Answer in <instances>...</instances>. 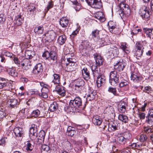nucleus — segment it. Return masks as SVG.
I'll return each instance as SVG.
<instances>
[{
	"label": "nucleus",
	"mask_w": 153,
	"mask_h": 153,
	"mask_svg": "<svg viewBox=\"0 0 153 153\" xmlns=\"http://www.w3.org/2000/svg\"><path fill=\"white\" fill-rule=\"evenodd\" d=\"M32 63L31 60L27 58L24 59L21 62V65L24 66V69L26 70H27L30 69L32 66Z\"/></svg>",
	"instance_id": "obj_8"
},
{
	"label": "nucleus",
	"mask_w": 153,
	"mask_h": 153,
	"mask_svg": "<svg viewBox=\"0 0 153 153\" xmlns=\"http://www.w3.org/2000/svg\"><path fill=\"white\" fill-rule=\"evenodd\" d=\"M98 66L96 65H93L91 67V70L93 72V75L94 76H97L99 74V71H98Z\"/></svg>",
	"instance_id": "obj_31"
},
{
	"label": "nucleus",
	"mask_w": 153,
	"mask_h": 153,
	"mask_svg": "<svg viewBox=\"0 0 153 153\" xmlns=\"http://www.w3.org/2000/svg\"><path fill=\"white\" fill-rule=\"evenodd\" d=\"M69 20L65 17H62L61 18L59 21L60 25L63 27H66L68 24Z\"/></svg>",
	"instance_id": "obj_24"
},
{
	"label": "nucleus",
	"mask_w": 153,
	"mask_h": 153,
	"mask_svg": "<svg viewBox=\"0 0 153 153\" xmlns=\"http://www.w3.org/2000/svg\"><path fill=\"white\" fill-rule=\"evenodd\" d=\"M127 106V102L126 101L122 100L118 106V111L121 113H124L126 110Z\"/></svg>",
	"instance_id": "obj_9"
},
{
	"label": "nucleus",
	"mask_w": 153,
	"mask_h": 153,
	"mask_svg": "<svg viewBox=\"0 0 153 153\" xmlns=\"http://www.w3.org/2000/svg\"><path fill=\"white\" fill-rule=\"evenodd\" d=\"M111 53L113 54L114 55L117 56L119 53L118 49V48L114 46H112V50L111 52Z\"/></svg>",
	"instance_id": "obj_51"
},
{
	"label": "nucleus",
	"mask_w": 153,
	"mask_h": 153,
	"mask_svg": "<svg viewBox=\"0 0 153 153\" xmlns=\"http://www.w3.org/2000/svg\"><path fill=\"white\" fill-rule=\"evenodd\" d=\"M152 30H153V29H152L148 28H146L143 29V30L145 34L147 37H149L150 39H151V37L153 35V34L152 33Z\"/></svg>",
	"instance_id": "obj_35"
},
{
	"label": "nucleus",
	"mask_w": 153,
	"mask_h": 153,
	"mask_svg": "<svg viewBox=\"0 0 153 153\" xmlns=\"http://www.w3.org/2000/svg\"><path fill=\"white\" fill-rule=\"evenodd\" d=\"M146 118L147 123L149 124H152L153 123V108L149 109Z\"/></svg>",
	"instance_id": "obj_11"
},
{
	"label": "nucleus",
	"mask_w": 153,
	"mask_h": 153,
	"mask_svg": "<svg viewBox=\"0 0 153 153\" xmlns=\"http://www.w3.org/2000/svg\"><path fill=\"white\" fill-rule=\"evenodd\" d=\"M119 82V79L118 78H115L114 79H110L109 83L111 85L114 86H116L117 85V83Z\"/></svg>",
	"instance_id": "obj_49"
},
{
	"label": "nucleus",
	"mask_w": 153,
	"mask_h": 153,
	"mask_svg": "<svg viewBox=\"0 0 153 153\" xmlns=\"http://www.w3.org/2000/svg\"><path fill=\"white\" fill-rule=\"evenodd\" d=\"M129 83L127 81H123L121 82L119 85V86H126L129 85Z\"/></svg>",
	"instance_id": "obj_62"
},
{
	"label": "nucleus",
	"mask_w": 153,
	"mask_h": 153,
	"mask_svg": "<svg viewBox=\"0 0 153 153\" xmlns=\"http://www.w3.org/2000/svg\"><path fill=\"white\" fill-rule=\"evenodd\" d=\"M44 30V29L43 26H37L35 28L34 31L36 34H41L43 33Z\"/></svg>",
	"instance_id": "obj_29"
},
{
	"label": "nucleus",
	"mask_w": 153,
	"mask_h": 153,
	"mask_svg": "<svg viewBox=\"0 0 153 153\" xmlns=\"http://www.w3.org/2000/svg\"><path fill=\"white\" fill-rule=\"evenodd\" d=\"M105 39H105L103 38H101L100 39L99 38L98 41L96 42H98L100 45V46L102 47L104 45H108V43L106 42Z\"/></svg>",
	"instance_id": "obj_39"
},
{
	"label": "nucleus",
	"mask_w": 153,
	"mask_h": 153,
	"mask_svg": "<svg viewBox=\"0 0 153 153\" xmlns=\"http://www.w3.org/2000/svg\"><path fill=\"white\" fill-rule=\"evenodd\" d=\"M93 124L95 126H100L102 122V120L101 117L98 115L94 116L92 119Z\"/></svg>",
	"instance_id": "obj_13"
},
{
	"label": "nucleus",
	"mask_w": 153,
	"mask_h": 153,
	"mask_svg": "<svg viewBox=\"0 0 153 153\" xmlns=\"http://www.w3.org/2000/svg\"><path fill=\"white\" fill-rule=\"evenodd\" d=\"M66 147H65L68 150L72 149L73 147L69 141H67L66 142Z\"/></svg>",
	"instance_id": "obj_59"
},
{
	"label": "nucleus",
	"mask_w": 153,
	"mask_h": 153,
	"mask_svg": "<svg viewBox=\"0 0 153 153\" xmlns=\"http://www.w3.org/2000/svg\"><path fill=\"white\" fill-rule=\"evenodd\" d=\"M82 104V101L79 97H76L74 100H70L69 105L71 107L73 106L76 108L79 107Z\"/></svg>",
	"instance_id": "obj_5"
},
{
	"label": "nucleus",
	"mask_w": 153,
	"mask_h": 153,
	"mask_svg": "<svg viewBox=\"0 0 153 153\" xmlns=\"http://www.w3.org/2000/svg\"><path fill=\"white\" fill-rule=\"evenodd\" d=\"M119 124L116 121H114L112 123L109 124L108 126V129L109 131H110L109 128H110L111 130L113 131H114L118 130L119 128Z\"/></svg>",
	"instance_id": "obj_14"
},
{
	"label": "nucleus",
	"mask_w": 153,
	"mask_h": 153,
	"mask_svg": "<svg viewBox=\"0 0 153 153\" xmlns=\"http://www.w3.org/2000/svg\"><path fill=\"white\" fill-rule=\"evenodd\" d=\"M23 21V19L21 16H17L16 17L14 21L15 23L17 25H21Z\"/></svg>",
	"instance_id": "obj_37"
},
{
	"label": "nucleus",
	"mask_w": 153,
	"mask_h": 153,
	"mask_svg": "<svg viewBox=\"0 0 153 153\" xmlns=\"http://www.w3.org/2000/svg\"><path fill=\"white\" fill-rule=\"evenodd\" d=\"M67 40V37L65 35H63L59 36L57 39L58 43L60 45L64 44Z\"/></svg>",
	"instance_id": "obj_25"
},
{
	"label": "nucleus",
	"mask_w": 153,
	"mask_h": 153,
	"mask_svg": "<svg viewBox=\"0 0 153 153\" xmlns=\"http://www.w3.org/2000/svg\"><path fill=\"white\" fill-rule=\"evenodd\" d=\"M55 91L62 96H64L65 94V90L64 87H56Z\"/></svg>",
	"instance_id": "obj_21"
},
{
	"label": "nucleus",
	"mask_w": 153,
	"mask_h": 153,
	"mask_svg": "<svg viewBox=\"0 0 153 153\" xmlns=\"http://www.w3.org/2000/svg\"><path fill=\"white\" fill-rule=\"evenodd\" d=\"M53 6V1H49L47 7L45 9V13L51 8H52Z\"/></svg>",
	"instance_id": "obj_48"
},
{
	"label": "nucleus",
	"mask_w": 153,
	"mask_h": 153,
	"mask_svg": "<svg viewBox=\"0 0 153 153\" xmlns=\"http://www.w3.org/2000/svg\"><path fill=\"white\" fill-rule=\"evenodd\" d=\"M116 136L117 137V141L119 143L122 145H124L127 142L122 133H118Z\"/></svg>",
	"instance_id": "obj_18"
},
{
	"label": "nucleus",
	"mask_w": 153,
	"mask_h": 153,
	"mask_svg": "<svg viewBox=\"0 0 153 153\" xmlns=\"http://www.w3.org/2000/svg\"><path fill=\"white\" fill-rule=\"evenodd\" d=\"M141 89L145 92L149 93L152 91L151 87H141Z\"/></svg>",
	"instance_id": "obj_53"
},
{
	"label": "nucleus",
	"mask_w": 153,
	"mask_h": 153,
	"mask_svg": "<svg viewBox=\"0 0 153 153\" xmlns=\"http://www.w3.org/2000/svg\"><path fill=\"white\" fill-rule=\"evenodd\" d=\"M82 76L85 79L87 80L90 79V76L89 71L86 68L84 67L82 70Z\"/></svg>",
	"instance_id": "obj_17"
},
{
	"label": "nucleus",
	"mask_w": 153,
	"mask_h": 153,
	"mask_svg": "<svg viewBox=\"0 0 153 153\" xmlns=\"http://www.w3.org/2000/svg\"><path fill=\"white\" fill-rule=\"evenodd\" d=\"M56 36V34L53 30H50L48 33L47 39L48 42H51L55 39Z\"/></svg>",
	"instance_id": "obj_15"
},
{
	"label": "nucleus",
	"mask_w": 153,
	"mask_h": 153,
	"mask_svg": "<svg viewBox=\"0 0 153 153\" xmlns=\"http://www.w3.org/2000/svg\"><path fill=\"white\" fill-rule=\"evenodd\" d=\"M38 130L37 126L35 124L31 125V127L30 128V137L32 140H34L37 138L38 136Z\"/></svg>",
	"instance_id": "obj_4"
},
{
	"label": "nucleus",
	"mask_w": 153,
	"mask_h": 153,
	"mask_svg": "<svg viewBox=\"0 0 153 153\" xmlns=\"http://www.w3.org/2000/svg\"><path fill=\"white\" fill-rule=\"evenodd\" d=\"M43 71V67L41 63L37 64L32 70V73L36 76L40 75Z\"/></svg>",
	"instance_id": "obj_6"
},
{
	"label": "nucleus",
	"mask_w": 153,
	"mask_h": 153,
	"mask_svg": "<svg viewBox=\"0 0 153 153\" xmlns=\"http://www.w3.org/2000/svg\"><path fill=\"white\" fill-rule=\"evenodd\" d=\"M100 31L96 29L92 31L91 33V37L95 41H97L99 38Z\"/></svg>",
	"instance_id": "obj_19"
},
{
	"label": "nucleus",
	"mask_w": 153,
	"mask_h": 153,
	"mask_svg": "<svg viewBox=\"0 0 153 153\" xmlns=\"http://www.w3.org/2000/svg\"><path fill=\"white\" fill-rule=\"evenodd\" d=\"M75 132V128L71 126H69L68 127L66 133L68 136L72 137Z\"/></svg>",
	"instance_id": "obj_23"
},
{
	"label": "nucleus",
	"mask_w": 153,
	"mask_h": 153,
	"mask_svg": "<svg viewBox=\"0 0 153 153\" xmlns=\"http://www.w3.org/2000/svg\"><path fill=\"white\" fill-rule=\"evenodd\" d=\"M118 119L124 123H127L128 121L127 116L123 114H119L118 116Z\"/></svg>",
	"instance_id": "obj_33"
},
{
	"label": "nucleus",
	"mask_w": 153,
	"mask_h": 153,
	"mask_svg": "<svg viewBox=\"0 0 153 153\" xmlns=\"http://www.w3.org/2000/svg\"><path fill=\"white\" fill-rule=\"evenodd\" d=\"M94 56L96 61V65L100 66L103 65V59L100 55L95 53L94 54Z\"/></svg>",
	"instance_id": "obj_10"
},
{
	"label": "nucleus",
	"mask_w": 153,
	"mask_h": 153,
	"mask_svg": "<svg viewBox=\"0 0 153 153\" xmlns=\"http://www.w3.org/2000/svg\"><path fill=\"white\" fill-rule=\"evenodd\" d=\"M105 78L104 76L100 75L97 77V86H98V84H100V86L105 85Z\"/></svg>",
	"instance_id": "obj_16"
},
{
	"label": "nucleus",
	"mask_w": 153,
	"mask_h": 153,
	"mask_svg": "<svg viewBox=\"0 0 153 153\" xmlns=\"http://www.w3.org/2000/svg\"><path fill=\"white\" fill-rule=\"evenodd\" d=\"M112 45H108L106 48V51L110 53H111V51L112 50Z\"/></svg>",
	"instance_id": "obj_64"
},
{
	"label": "nucleus",
	"mask_w": 153,
	"mask_h": 153,
	"mask_svg": "<svg viewBox=\"0 0 153 153\" xmlns=\"http://www.w3.org/2000/svg\"><path fill=\"white\" fill-rule=\"evenodd\" d=\"M5 20L4 15L2 14H0V24H2Z\"/></svg>",
	"instance_id": "obj_63"
},
{
	"label": "nucleus",
	"mask_w": 153,
	"mask_h": 153,
	"mask_svg": "<svg viewBox=\"0 0 153 153\" xmlns=\"http://www.w3.org/2000/svg\"><path fill=\"white\" fill-rule=\"evenodd\" d=\"M74 107H71L69 105V106H67L64 107L65 110L67 112H73L74 111Z\"/></svg>",
	"instance_id": "obj_56"
},
{
	"label": "nucleus",
	"mask_w": 153,
	"mask_h": 153,
	"mask_svg": "<svg viewBox=\"0 0 153 153\" xmlns=\"http://www.w3.org/2000/svg\"><path fill=\"white\" fill-rule=\"evenodd\" d=\"M40 113V111L38 109L33 111L30 114L31 117L36 118L38 117Z\"/></svg>",
	"instance_id": "obj_41"
},
{
	"label": "nucleus",
	"mask_w": 153,
	"mask_h": 153,
	"mask_svg": "<svg viewBox=\"0 0 153 153\" xmlns=\"http://www.w3.org/2000/svg\"><path fill=\"white\" fill-rule=\"evenodd\" d=\"M122 134L127 142L129 141L131 139V135L129 132L127 131Z\"/></svg>",
	"instance_id": "obj_36"
},
{
	"label": "nucleus",
	"mask_w": 153,
	"mask_h": 153,
	"mask_svg": "<svg viewBox=\"0 0 153 153\" xmlns=\"http://www.w3.org/2000/svg\"><path fill=\"white\" fill-rule=\"evenodd\" d=\"M120 48L126 53H128L130 52V51L128 47V45L125 43L122 44Z\"/></svg>",
	"instance_id": "obj_34"
},
{
	"label": "nucleus",
	"mask_w": 153,
	"mask_h": 153,
	"mask_svg": "<svg viewBox=\"0 0 153 153\" xmlns=\"http://www.w3.org/2000/svg\"><path fill=\"white\" fill-rule=\"evenodd\" d=\"M66 68L68 71H72L74 69V65L73 66V64L69 63H66Z\"/></svg>",
	"instance_id": "obj_43"
},
{
	"label": "nucleus",
	"mask_w": 153,
	"mask_h": 153,
	"mask_svg": "<svg viewBox=\"0 0 153 153\" xmlns=\"http://www.w3.org/2000/svg\"><path fill=\"white\" fill-rule=\"evenodd\" d=\"M88 3L89 5L94 8L100 9L102 7L101 2L98 0H88Z\"/></svg>",
	"instance_id": "obj_7"
},
{
	"label": "nucleus",
	"mask_w": 153,
	"mask_h": 153,
	"mask_svg": "<svg viewBox=\"0 0 153 153\" xmlns=\"http://www.w3.org/2000/svg\"><path fill=\"white\" fill-rule=\"evenodd\" d=\"M27 11L30 15H34L36 12V8L33 4H30L28 7Z\"/></svg>",
	"instance_id": "obj_20"
},
{
	"label": "nucleus",
	"mask_w": 153,
	"mask_h": 153,
	"mask_svg": "<svg viewBox=\"0 0 153 153\" xmlns=\"http://www.w3.org/2000/svg\"><path fill=\"white\" fill-rule=\"evenodd\" d=\"M9 75L14 77L17 76L18 75L17 72L13 69H10V71L9 72Z\"/></svg>",
	"instance_id": "obj_52"
},
{
	"label": "nucleus",
	"mask_w": 153,
	"mask_h": 153,
	"mask_svg": "<svg viewBox=\"0 0 153 153\" xmlns=\"http://www.w3.org/2000/svg\"><path fill=\"white\" fill-rule=\"evenodd\" d=\"M25 56L26 58L30 59L35 56V53L34 51L26 50L25 51Z\"/></svg>",
	"instance_id": "obj_22"
},
{
	"label": "nucleus",
	"mask_w": 153,
	"mask_h": 153,
	"mask_svg": "<svg viewBox=\"0 0 153 153\" xmlns=\"http://www.w3.org/2000/svg\"><path fill=\"white\" fill-rule=\"evenodd\" d=\"M110 92L112 93L114 95H115L116 93V90L115 88L110 87L108 90Z\"/></svg>",
	"instance_id": "obj_61"
},
{
	"label": "nucleus",
	"mask_w": 153,
	"mask_h": 153,
	"mask_svg": "<svg viewBox=\"0 0 153 153\" xmlns=\"http://www.w3.org/2000/svg\"><path fill=\"white\" fill-rule=\"evenodd\" d=\"M56 59L57 56L56 53L54 51H51L50 52V60L54 61L56 60Z\"/></svg>",
	"instance_id": "obj_46"
},
{
	"label": "nucleus",
	"mask_w": 153,
	"mask_h": 153,
	"mask_svg": "<svg viewBox=\"0 0 153 153\" xmlns=\"http://www.w3.org/2000/svg\"><path fill=\"white\" fill-rule=\"evenodd\" d=\"M53 82L54 84L58 85L60 86L61 85L60 83V76L58 74H54L53 75Z\"/></svg>",
	"instance_id": "obj_27"
},
{
	"label": "nucleus",
	"mask_w": 153,
	"mask_h": 153,
	"mask_svg": "<svg viewBox=\"0 0 153 153\" xmlns=\"http://www.w3.org/2000/svg\"><path fill=\"white\" fill-rule=\"evenodd\" d=\"M131 80L135 83L138 82L139 81V77L133 73L131 74Z\"/></svg>",
	"instance_id": "obj_44"
},
{
	"label": "nucleus",
	"mask_w": 153,
	"mask_h": 153,
	"mask_svg": "<svg viewBox=\"0 0 153 153\" xmlns=\"http://www.w3.org/2000/svg\"><path fill=\"white\" fill-rule=\"evenodd\" d=\"M50 149V147L47 145L43 144L41 146L42 153H48L49 152Z\"/></svg>",
	"instance_id": "obj_30"
},
{
	"label": "nucleus",
	"mask_w": 153,
	"mask_h": 153,
	"mask_svg": "<svg viewBox=\"0 0 153 153\" xmlns=\"http://www.w3.org/2000/svg\"><path fill=\"white\" fill-rule=\"evenodd\" d=\"M7 137H2L0 140V145H5L6 143Z\"/></svg>",
	"instance_id": "obj_57"
},
{
	"label": "nucleus",
	"mask_w": 153,
	"mask_h": 153,
	"mask_svg": "<svg viewBox=\"0 0 153 153\" xmlns=\"http://www.w3.org/2000/svg\"><path fill=\"white\" fill-rule=\"evenodd\" d=\"M139 14L143 19L145 20H149L150 16L149 12L147 10L146 6H142L139 10Z\"/></svg>",
	"instance_id": "obj_2"
},
{
	"label": "nucleus",
	"mask_w": 153,
	"mask_h": 153,
	"mask_svg": "<svg viewBox=\"0 0 153 153\" xmlns=\"http://www.w3.org/2000/svg\"><path fill=\"white\" fill-rule=\"evenodd\" d=\"M42 56L45 57L46 59H48L50 60V52L46 51L43 53Z\"/></svg>",
	"instance_id": "obj_58"
},
{
	"label": "nucleus",
	"mask_w": 153,
	"mask_h": 153,
	"mask_svg": "<svg viewBox=\"0 0 153 153\" xmlns=\"http://www.w3.org/2000/svg\"><path fill=\"white\" fill-rule=\"evenodd\" d=\"M58 109L57 103L56 102H53L51 104L49 107V110L51 112H54Z\"/></svg>",
	"instance_id": "obj_28"
},
{
	"label": "nucleus",
	"mask_w": 153,
	"mask_h": 153,
	"mask_svg": "<svg viewBox=\"0 0 153 153\" xmlns=\"http://www.w3.org/2000/svg\"><path fill=\"white\" fill-rule=\"evenodd\" d=\"M26 149L28 152H30L32 151L33 146L31 143L30 141L27 142V144L25 146Z\"/></svg>",
	"instance_id": "obj_42"
},
{
	"label": "nucleus",
	"mask_w": 153,
	"mask_h": 153,
	"mask_svg": "<svg viewBox=\"0 0 153 153\" xmlns=\"http://www.w3.org/2000/svg\"><path fill=\"white\" fill-rule=\"evenodd\" d=\"M9 102L10 103V105L12 108H14L16 107V105L18 103L17 100L15 99L10 100Z\"/></svg>",
	"instance_id": "obj_50"
},
{
	"label": "nucleus",
	"mask_w": 153,
	"mask_h": 153,
	"mask_svg": "<svg viewBox=\"0 0 153 153\" xmlns=\"http://www.w3.org/2000/svg\"><path fill=\"white\" fill-rule=\"evenodd\" d=\"M114 62V68L119 71H122L125 66L126 63L121 58L119 57H116L113 59Z\"/></svg>",
	"instance_id": "obj_1"
},
{
	"label": "nucleus",
	"mask_w": 153,
	"mask_h": 153,
	"mask_svg": "<svg viewBox=\"0 0 153 153\" xmlns=\"http://www.w3.org/2000/svg\"><path fill=\"white\" fill-rule=\"evenodd\" d=\"M14 132L16 136L22 137L24 134V131L22 128L17 127L14 128Z\"/></svg>",
	"instance_id": "obj_12"
},
{
	"label": "nucleus",
	"mask_w": 153,
	"mask_h": 153,
	"mask_svg": "<svg viewBox=\"0 0 153 153\" xmlns=\"http://www.w3.org/2000/svg\"><path fill=\"white\" fill-rule=\"evenodd\" d=\"M148 138L147 135L145 134H141L140 136V140L141 142H144L146 141Z\"/></svg>",
	"instance_id": "obj_54"
},
{
	"label": "nucleus",
	"mask_w": 153,
	"mask_h": 153,
	"mask_svg": "<svg viewBox=\"0 0 153 153\" xmlns=\"http://www.w3.org/2000/svg\"><path fill=\"white\" fill-rule=\"evenodd\" d=\"M119 74L116 71H112L110 72L109 75V78L110 79H119Z\"/></svg>",
	"instance_id": "obj_32"
},
{
	"label": "nucleus",
	"mask_w": 153,
	"mask_h": 153,
	"mask_svg": "<svg viewBox=\"0 0 153 153\" xmlns=\"http://www.w3.org/2000/svg\"><path fill=\"white\" fill-rule=\"evenodd\" d=\"M143 131L144 133L148 134H150L153 132V128L149 126L144 127Z\"/></svg>",
	"instance_id": "obj_40"
},
{
	"label": "nucleus",
	"mask_w": 153,
	"mask_h": 153,
	"mask_svg": "<svg viewBox=\"0 0 153 153\" xmlns=\"http://www.w3.org/2000/svg\"><path fill=\"white\" fill-rule=\"evenodd\" d=\"M143 51V50L135 49V52L134 54L136 56V58L137 59H139V58L140 57L142 56Z\"/></svg>",
	"instance_id": "obj_45"
},
{
	"label": "nucleus",
	"mask_w": 153,
	"mask_h": 153,
	"mask_svg": "<svg viewBox=\"0 0 153 153\" xmlns=\"http://www.w3.org/2000/svg\"><path fill=\"white\" fill-rule=\"evenodd\" d=\"M89 43L87 41H84L79 46L80 50H83L86 49L89 46Z\"/></svg>",
	"instance_id": "obj_38"
},
{
	"label": "nucleus",
	"mask_w": 153,
	"mask_h": 153,
	"mask_svg": "<svg viewBox=\"0 0 153 153\" xmlns=\"http://www.w3.org/2000/svg\"><path fill=\"white\" fill-rule=\"evenodd\" d=\"M45 135V132L44 131H41L39 132L37 137L34 140H33L32 141H33L34 143H36L38 144H42L44 143Z\"/></svg>",
	"instance_id": "obj_3"
},
{
	"label": "nucleus",
	"mask_w": 153,
	"mask_h": 153,
	"mask_svg": "<svg viewBox=\"0 0 153 153\" xmlns=\"http://www.w3.org/2000/svg\"><path fill=\"white\" fill-rule=\"evenodd\" d=\"M138 117L141 120L144 119L146 117V114L144 112H138Z\"/></svg>",
	"instance_id": "obj_60"
},
{
	"label": "nucleus",
	"mask_w": 153,
	"mask_h": 153,
	"mask_svg": "<svg viewBox=\"0 0 153 153\" xmlns=\"http://www.w3.org/2000/svg\"><path fill=\"white\" fill-rule=\"evenodd\" d=\"M103 16V13L102 12H98L94 14V16L95 18L100 21L103 22L105 21V19Z\"/></svg>",
	"instance_id": "obj_26"
},
{
	"label": "nucleus",
	"mask_w": 153,
	"mask_h": 153,
	"mask_svg": "<svg viewBox=\"0 0 153 153\" xmlns=\"http://www.w3.org/2000/svg\"><path fill=\"white\" fill-rule=\"evenodd\" d=\"M143 42L139 41L137 42L136 44V48L135 49L139 50H143L144 49L142 44Z\"/></svg>",
	"instance_id": "obj_47"
},
{
	"label": "nucleus",
	"mask_w": 153,
	"mask_h": 153,
	"mask_svg": "<svg viewBox=\"0 0 153 153\" xmlns=\"http://www.w3.org/2000/svg\"><path fill=\"white\" fill-rule=\"evenodd\" d=\"M74 57V56L73 57L72 56H71V58H70L69 57H68V56L67 57V61L68 62V63L73 64V66L74 65V63L76 61Z\"/></svg>",
	"instance_id": "obj_55"
}]
</instances>
